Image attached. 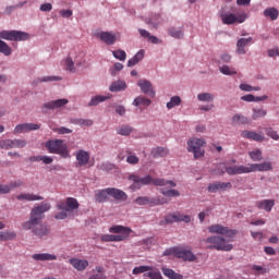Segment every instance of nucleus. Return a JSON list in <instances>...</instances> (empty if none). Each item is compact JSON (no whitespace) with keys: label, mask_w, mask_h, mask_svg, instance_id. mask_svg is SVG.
Listing matches in <instances>:
<instances>
[{"label":"nucleus","mask_w":279,"mask_h":279,"mask_svg":"<svg viewBox=\"0 0 279 279\" xmlns=\"http://www.w3.org/2000/svg\"><path fill=\"white\" fill-rule=\"evenodd\" d=\"M228 175H241L243 173H250V163L246 166H230L226 168Z\"/></svg>","instance_id":"obj_18"},{"label":"nucleus","mask_w":279,"mask_h":279,"mask_svg":"<svg viewBox=\"0 0 279 279\" xmlns=\"http://www.w3.org/2000/svg\"><path fill=\"white\" fill-rule=\"evenodd\" d=\"M198 101H213L215 99V96L210 93H202L197 95Z\"/></svg>","instance_id":"obj_51"},{"label":"nucleus","mask_w":279,"mask_h":279,"mask_svg":"<svg viewBox=\"0 0 279 279\" xmlns=\"http://www.w3.org/2000/svg\"><path fill=\"white\" fill-rule=\"evenodd\" d=\"M169 155V150L165 147H155L151 150L153 158H165V156Z\"/></svg>","instance_id":"obj_35"},{"label":"nucleus","mask_w":279,"mask_h":279,"mask_svg":"<svg viewBox=\"0 0 279 279\" xmlns=\"http://www.w3.org/2000/svg\"><path fill=\"white\" fill-rule=\"evenodd\" d=\"M108 195L117 202H128V194L117 187H108Z\"/></svg>","instance_id":"obj_21"},{"label":"nucleus","mask_w":279,"mask_h":279,"mask_svg":"<svg viewBox=\"0 0 279 279\" xmlns=\"http://www.w3.org/2000/svg\"><path fill=\"white\" fill-rule=\"evenodd\" d=\"M133 106H144V108H147L151 106V100L149 98L138 96L137 98L134 99Z\"/></svg>","instance_id":"obj_41"},{"label":"nucleus","mask_w":279,"mask_h":279,"mask_svg":"<svg viewBox=\"0 0 279 279\" xmlns=\"http://www.w3.org/2000/svg\"><path fill=\"white\" fill-rule=\"evenodd\" d=\"M29 220L23 222L22 228L23 230H31L35 236H39V239H43V236L49 235V227L47 225L43 223V220H38L37 222L33 225H28Z\"/></svg>","instance_id":"obj_8"},{"label":"nucleus","mask_w":279,"mask_h":279,"mask_svg":"<svg viewBox=\"0 0 279 279\" xmlns=\"http://www.w3.org/2000/svg\"><path fill=\"white\" fill-rule=\"evenodd\" d=\"M128 84H125L124 81H116L110 85L109 90L111 93H119L121 90H125Z\"/></svg>","instance_id":"obj_32"},{"label":"nucleus","mask_w":279,"mask_h":279,"mask_svg":"<svg viewBox=\"0 0 279 279\" xmlns=\"http://www.w3.org/2000/svg\"><path fill=\"white\" fill-rule=\"evenodd\" d=\"M144 276H147V278L150 279H162V275L159 271L147 272L144 274Z\"/></svg>","instance_id":"obj_60"},{"label":"nucleus","mask_w":279,"mask_h":279,"mask_svg":"<svg viewBox=\"0 0 279 279\" xmlns=\"http://www.w3.org/2000/svg\"><path fill=\"white\" fill-rule=\"evenodd\" d=\"M36 160L44 162V165H51V162H53V158L49 156H38L36 157Z\"/></svg>","instance_id":"obj_57"},{"label":"nucleus","mask_w":279,"mask_h":279,"mask_svg":"<svg viewBox=\"0 0 279 279\" xmlns=\"http://www.w3.org/2000/svg\"><path fill=\"white\" fill-rule=\"evenodd\" d=\"M76 160L78 162V167H86V165H88V160H90V155L86 150H78L76 153Z\"/></svg>","instance_id":"obj_29"},{"label":"nucleus","mask_w":279,"mask_h":279,"mask_svg":"<svg viewBox=\"0 0 279 279\" xmlns=\"http://www.w3.org/2000/svg\"><path fill=\"white\" fill-rule=\"evenodd\" d=\"M0 38H2V40H11L19 43L22 40H27V38H29V35L21 31H1Z\"/></svg>","instance_id":"obj_11"},{"label":"nucleus","mask_w":279,"mask_h":279,"mask_svg":"<svg viewBox=\"0 0 279 279\" xmlns=\"http://www.w3.org/2000/svg\"><path fill=\"white\" fill-rule=\"evenodd\" d=\"M72 123H74V125H81V128H90V125H93V120L80 118L74 119Z\"/></svg>","instance_id":"obj_43"},{"label":"nucleus","mask_w":279,"mask_h":279,"mask_svg":"<svg viewBox=\"0 0 279 279\" xmlns=\"http://www.w3.org/2000/svg\"><path fill=\"white\" fill-rule=\"evenodd\" d=\"M161 271L163 274V276H166V278L169 279H184V276L181 274L175 272L173 269L171 268H161Z\"/></svg>","instance_id":"obj_33"},{"label":"nucleus","mask_w":279,"mask_h":279,"mask_svg":"<svg viewBox=\"0 0 279 279\" xmlns=\"http://www.w3.org/2000/svg\"><path fill=\"white\" fill-rule=\"evenodd\" d=\"M16 239V232L14 231H0V242L14 241Z\"/></svg>","instance_id":"obj_37"},{"label":"nucleus","mask_w":279,"mask_h":279,"mask_svg":"<svg viewBox=\"0 0 279 279\" xmlns=\"http://www.w3.org/2000/svg\"><path fill=\"white\" fill-rule=\"evenodd\" d=\"M49 154H58L62 158H69V147L62 140H50L46 143Z\"/></svg>","instance_id":"obj_7"},{"label":"nucleus","mask_w":279,"mask_h":279,"mask_svg":"<svg viewBox=\"0 0 279 279\" xmlns=\"http://www.w3.org/2000/svg\"><path fill=\"white\" fill-rule=\"evenodd\" d=\"M179 246L170 247L163 252V256H174L178 258Z\"/></svg>","instance_id":"obj_55"},{"label":"nucleus","mask_w":279,"mask_h":279,"mask_svg":"<svg viewBox=\"0 0 279 279\" xmlns=\"http://www.w3.org/2000/svg\"><path fill=\"white\" fill-rule=\"evenodd\" d=\"M160 193L163 194L165 197H180V191L178 190L160 189Z\"/></svg>","instance_id":"obj_48"},{"label":"nucleus","mask_w":279,"mask_h":279,"mask_svg":"<svg viewBox=\"0 0 279 279\" xmlns=\"http://www.w3.org/2000/svg\"><path fill=\"white\" fill-rule=\"evenodd\" d=\"M10 191H12V187L9 184H0V195H8V193H10Z\"/></svg>","instance_id":"obj_59"},{"label":"nucleus","mask_w":279,"mask_h":279,"mask_svg":"<svg viewBox=\"0 0 279 279\" xmlns=\"http://www.w3.org/2000/svg\"><path fill=\"white\" fill-rule=\"evenodd\" d=\"M93 271L94 274L93 276L89 277V279H108V277H106V274H104L105 271L104 267L96 266V268Z\"/></svg>","instance_id":"obj_42"},{"label":"nucleus","mask_w":279,"mask_h":279,"mask_svg":"<svg viewBox=\"0 0 279 279\" xmlns=\"http://www.w3.org/2000/svg\"><path fill=\"white\" fill-rule=\"evenodd\" d=\"M69 263L76 271H84L88 267V260L86 259L71 258Z\"/></svg>","instance_id":"obj_25"},{"label":"nucleus","mask_w":279,"mask_h":279,"mask_svg":"<svg viewBox=\"0 0 279 279\" xmlns=\"http://www.w3.org/2000/svg\"><path fill=\"white\" fill-rule=\"evenodd\" d=\"M51 210V204L49 203H40L38 206L32 208L28 219V226L38 223V221H43L45 219V213H49Z\"/></svg>","instance_id":"obj_5"},{"label":"nucleus","mask_w":279,"mask_h":279,"mask_svg":"<svg viewBox=\"0 0 279 279\" xmlns=\"http://www.w3.org/2000/svg\"><path fill=\"white\" fill-rule=\"evenodd\" d=\"M108 187L105 190H99L95 193V199L98 204H104V202L108 201Z\"/></svg>","instance_id":"obj_36"},{"label":"nucleus","mask_w":279,"mask_h":279,"mask_svg":"<svg viewBox=\"0 0 279 279\" xmlns=\"http://www.w3.org/2000/svg\"><path fill=\"white\" fill-rule=\"evenodd\" d=\"M264 16L270 21H278L279 11L274 7L267 8L264 10Z\"/></svg>","instance_id":"obj_31"},{"label":"nucleus","mask_w":279,"mask_h":279,"mask_svg":"<svg viewBox=\"0 0 279 279\" xmlns=\"http://www.w3.org/2000/svg\"><path fill=\"white\" fill-rule=\"evenodd\" d=\"M77 208H80V203L73 197H68L65 201H59L57 203V210L60 211L54 215V219H66L68 217H71L73 211L77 210Z\"/></svg>","instance_id":"obj_3"},{"label":"nucleus","mask_w":279,"mask_h":279,"mask_svg":"<svg viewBox=\"0 0 279 279\" xmlns=\"http://www.w3.org/2000/svg\"><path fill=\"white\" fill-rule=\"evenodd\" d=\"M168 36H171V38H175L180 40V38H184V31L182 28H177V27H169L167 29Z\"/></svg>","instance_id":"obj_30"},{"label":"nucleus","mask_w":279,"mask_h":279,"mask_svg":"<svg viewBox=\"0 0 279 279\" xmlns=\"http://www.w3.org/2000/svg\"><path fill=\"white\" fill-rule=\"evenodd\" d=\"M110 97H112V95H107V96H95L92 98V100L88 102V106H99V104H102V101H107V99H110Z\"/></svg>","instance_id":"obj_38"},{"label":"nucleus","mask_w":279,"mask_h":279,"mask_svg":"<svg viewBox=\"0 0 279 279\" xmlns=\"http://www.w3.org/2000/svg\"><path fill=\"white\" fill-rule=\"evenodd\" d=\"M117 132L120 136H130L134 129L128 124H122L117 129Z\"/></svg>","instance_id":"obj_39"},{"label":"nucleus","mask_w":279,"mask_h":279,"mask_svg":"<svg viewBox=\"0 0 279 279\" xmlns=\"http://www.w3.org/2000/svg\"><path fill=\"white\" fill-rule=\"evenodd\" d=\"M60 80H62L60 76H45L40 82H60Z\"/></svg>","instance_id":"obj_63"},{"label":"nucleus","mask_w":279,"mask_h":279,"mask_svg":"<svg viewBox=\"0 0 279 279\" xmlns=\"http://www.w3.org/2000/svg\"><path fill=\"white\" fill-rule=\"evenodd\" d=\"M0 53L3 56H12V48L8 45V43L0 39Z\"/></svg>","instance_id":"obj_45"},{"label":"nucleus","mask_w":279,"mask_h":279,"mask_svg":"<svg viewBox=\"0 0 279 279\" xmlns=\"http://www.w3.org/2000/svg\"><path fill=\"white\" fill-rule=\"evenodd\" d=\"M208 232L210 234H219L220 236H226L229 241H234V236L239 234L236 229H230L223 225L215 223L208 227Z\"/></svg>","instance_id":"obj_9"},{"label":"nucleus","mask_w":279,"mask_h":279,"mask_svg":"<svg viewBox=\"0 0 279 279\" xmlns=\"http://www.w3.org/2000/svg\"><path fill=\"white\" fill-rule=\"evenodd\" d=\"M248 156L254 162H260V160H263V151H260V149L250 151Z\"/></svg>","instance_id":"obj_47"},{"label":"nucleus","mask_w":279,"mask_h":279,"mask_svg":"<svg viewBox=\"0 0 279 279\" xmlns=\"http://www.w3.org/2000/svg\"><path fill=\"white\" fill-rule=\"evenodd\" d=\"M109 232L117 235H113V234L101 235L100 239L104 243H119L121 241H125V239L130 238V234L132 233V229L129 227L117 225L109 228Z\"/></svg>","instance_id":"obj_2"},{"label":"nucleus","mask_w":279,"mask_h":279,"mask_svg":"<svg viewBox=\"0 0 279 279\" xmlns=\"http://www.w3.org/2000/svg\"><path fill=\"white\" fill-rule=\"evenodd\" d=\"M206 145V140L193 137L187 141V150L194 154V158H204L205 151L202 147Z\"/></svg>","instance_id":"obj_10"},{"label":"nucleus","mask_w":279,"mask_h":279,"mask_svg":"<svg viewBox=\"0 0 279 279\" xmlns=\"http://www.w3.org/2000/svg\"><path fill=\"white\" fill-rule=\"evenodd\" d=\"M65 68H66V71H75V63L73 62V59L71 58L65 59Z\"/></svg>","instance_id":"obj_58"},{"label":"nucleus","mask_w":279,"mask_h":279,"mask_svg":"<svg viewBox=\"0 0 279 279\" xmlns=\"http://www.w3.org/2000/svg\"><path fill=\"white\" fill-rule=\"evenodd\" d=\"M232 123L233 125H246V123H250V120L243 114H235L232 117Z\"/></svg>","instance_id":"obj_40"},{"label":"nucleus","mask_w":279,"mask_h":279,"mask_svg":"<svg viewBox=\"0 0 279 279\" xmlns=\"http://www.w3.org/2000/svg\"><path fill=\"white\" fill-rule=\"evenodd\" d=\"M19 202H40L44 199L43 196L33 193H24L16 196Z\"/></svg>","instance_id":"obj_27"},{"label":"nucleus","mask_w":279,"mask_h":279,"mask_svg":"<svg viewBox=\"0 0 279 279\" xmlns=\"http://www.w3.org/2000/svg\"><path fill=\"white\" fill-rule=\"evenodd\" d=\"M137 86H140L142 93L145 95H149V97H156V92L151 87V82L147 80H140Z\"/></svg>","instance_id":"obj_22"},{"label":"nucleus","mask_w":279,"mask_h":279,"mask_svg":"<svg viewBox=\"0 0 279 279\" xmlns=\"http://www.w3.org/2000/svg\"><path fill=\"white\" fill-rule=\"evenodd\" d=\"M232 189V183L230 182H214L207 186L208 193H221L223 191H230Z\"/></svg>","instance_id":"obj_14"},{"label":"nucleus","mask_w":279,"mask_h":279,"mask_svg":"<svg viewBox=\"0 0 279 279\" xmlns=\"http://www.w3.org/2000/svg\"><path fill=\"white\" fill-rule=\"evenodd\" d=\"M112 56L116 60H120L121 62H125V59L128 58V53H125L124 50H113Z\"/></svg>","instance_id":"obj_49"},{"label":"nucleus","mask_w":279,"mask_h":279,"mask_svg":"<svg viewBox=\"0 0 279 279\" xmlns=\"http://www.w3.org/2000/svg\"><path fill=\"white\" fill-rule=\"evenodd\" d=\"M117 71H123V64L122 63L117 62L113 65V70H111V75L112 76L117 75Z\"/></svg>","instance_id":"obj_64"},{"label":"nucleus","mask_w":279,"mask_h":279,"mask_svg":"<svg viewBox=\"0 0 279 279\" xmlns=\"http://www.w3.org/2000/svg\"><path fill=\"white\" fill-rule=\"evenodd\" d=\"M130 182H133L130 185L131 191H140L143 186H149V184H154V186H166V189H175L177 184L173 181L165 180V179H154L150 174L141 178L136 173H132L128 177Z\"/></svg>","instance_id":"obj_1"},{"label":"nucleus","mask_w":279,"mask_h":279,"mask_svg":"<svg viewBox=\"0 0 279 279\" xmlns=\"http://www.w3.org/2000/svg\"><path fill=\"white\" fill-rule=\"evenodd\" d=\"M145 58V50H140L132 59L128 61V66H136Z\"/></svg>","instance_id":"obj_34"},{"label":"nucleus","mask_w":279,"mask_h":279,"mask_svg":"<svg viewBox=\"0 0 279 279\" xmlns=\"http://www.w3.org/2000/svg\"><path fill=\"white\" fill-rule=\"evenodd\" d=\"M228 241L232 240H226L223 235H211L205 240V243L207 244V250H217V252H232L234 245L228 243Z\"/></svg>","instance_id":"obj_4"},{"label":"nucleus","mask_w":279,"mask_h":279,"mask_svg":"<svg viewBox=\"0 0 279 279\" xmlns=\"http://www.w3.org/2000/svg\"><path fill=\"white\" fill-rule=\"evenodd\" d=\"M66 104H69V99L61 98L57 100H51L49 102H45L41 108L44 112H47V110H58V108H64Z\"/></svg>","instance_id":"obj_16"},{"label":"nucleus","mask_w":279,"mask_h":279,"mask_svg":"<svg viewBox=\"0 0 279 279\" xmlns=\"http://www.w3.org/2000/svg\"><path fill=\"white\" fill-rule=\"evenodd\" d=\"M98 38L106 45H114L117 43V35L110 32H102L98 34Z\"/></svg>","instance_id":"obj_28"},{"label":"nucleus","mask_w":279,"mask_h":279,"mask_svg":"<svg viewBox=\"0 0 279 279\" xmlns=\"http://www.w3.org/2000/svg\"><path fill=\"white\" fill-rule=\"evenodd\" d=\"M36 130H40V124H36V123H22V124H17L14 128L13 133L14 134H25V132H34Z\"/></svg>","instance_id":"obj_17"},{"label":"nucleus","mask_w":279,"mask_h":279,"mask_svg":"<svg viewBox=\"0 0 279 279\" xmlns=\"http://www.w3.org/2000/svg\"><path fill=\"white\" fill-rule=\"evenodd\" d=\"M263 117H267V110L258 109V108L253 109V114H252L253 121H257V119H263Z\"/></svg>","instance_id":"obj_44"},{"label":"nucleus","mask_w":279,"mask_h":279,"mask_svg":"<svg viewBox=\"0 0 279 279\" xmlns=\"http://www.w3.org/2000/svg\"><path fill=\"white\" fill-rule=\"evenodd\" d=\"M241 136L242 138H247L248 141H255L256 143H263V141H265V136L254 131H242Z\"/></svg>","instance_id":"obj_23"},{"label":"nucleus","mask_w":279,"mask_h":279,"mask_svg":"<svg viewBox=\"0 0 279 279\" xmlns=\"http://www.w3.org/2000/svg\"><path fill=\"white\" fill-rule=\"evenodd\" d=\"M138 157L134 156V155H130L126 157V162H129V165H138Z\"/></svg>","instance_id":"obj_61"},{"label":"nucleus","mask_w":279,"mask_h":279,"mask_svg":"<svg viewBox=\"0 0 279 279\" xmlns=\"http://www.w3.org/2000/svg\"><path fill=\"white\" fill-rule=\"evenodd\" d=\"M232 60V57L230 56V54H228V53H223V54H221V57H220V64H228V62H230Z\"/></svg>","instance_id":"obj_62"},{"label":"nucleus","mask_w":279,"mask_h":279,"mask_svg":"<svg viewBox=\"0 0 279 279\" xmlns=\"http://www.w3.org/2000/svg\"><path fill=\"white\" fill-rule=\"evenodd\" d=\"M182 104V98L180 96L171 97L170 101L167 102L168 110L175 108V106H180Z\"/></svg>","instance_id":"obj_46"},{"label":"nucleus","mask_w":279,"mask_h":279,"mask_svg":"<svg viewBox=\"0 0 279 279\" xmlns=\"http://www.w3.org/2000/svg\"><path fill=\"white\" fill-rule=\"evenodd\" d=\"M177 258H181L184 263H195L197 260V256L193 254V251L180 246L177 252Z\"/></svg>","instance_id":"obj_15"},{"label":"nucleus","mask_w":279,"mask_h":279,"mask_svg":"<svg viewBox=\"0 0 279 279\" xmlns=\"http://www.w3.org/2000/svg\"><path fill=\"white\" fill-rule=\"evenodd\" d=\"M12 141H13V149L14 148L23 149V147L27 145V142H25L24 140H12Z\"/></svg>","instance_id":"obj_56"},{"label":"nucleus","mask_w":279,"mask_h":279,"mask_svg":"<svg viewBox=\"0 0 279 279\" xmlns=\"http://www.w3.org/2000/svg\"><path fill=\"white\" fill-rule=\"evenodd\" d=\"M135 204H137V206H162L165 204H169V201H167V198H149L147 196H140L134 201Z\"/></svg>","instance_id":"obj_12"},{"label":"nucleus","mask_w":279,"mask_h":279,"mask_svg":"<svg viewBox=\"0 0 279 279\" xmlns=\"http://www.w3.org/2000/svg\"><path fill=\"white\" fill-rule=\"evenodd\" d=\"M0 149H14L13 140H1L0 141Z\"/></svg>","instance_id":"obj_50"},{"label":"nucleus","mask_w":279,"mask_h":279,"mask_svg":"<svg viewBox=\"0 0 279 279\" xmlns=\"http://www.w3.org/2000/svg\"><path fill=\"white\" fill-rule=\"evenodd\" d=\"M265 132L269 136V138H272V141H279L278 131L274 130V128H266Z\"/></svg>","instance_id":"obj_52"},{"label":"nucleus","mask_w":279,"mask_h":279,"mask_svg":"<svg viewBox=\"0 0 279 279\" xmlns=\"http://www.w3.org/2000/svg\"><path fill=\"white\" fill-rule=\"evenodd\" d=\"M219 17L222 25H236V24L245 23V21H247V13L241 12V13L234 14V13H226L223 11H220Z\"/></svg>","instance_id":"obj_6"},{"label":"nucleus","mask_w":279,"mask_h":279,"mask_svg":"<svg viewBox=\"0 0 279 279\" xmlns=\"http://www.w3.org/2000/svg\"><path fill=\"white\" fill-rule=\"evenodd\" d=\"M33 260H39L41 263L49 260H58V255L51 253H37L32 256Z\"/></svg>","instance_id":"obj_26"},{"label":"nucleus","mask_w":279,"mask_h":279,"mask_svg":"<svg viewBox=\"0 0 279 279\" xmlns=\"http://www.w3.org/2000/svg\"><path fill=\"white\" fill-rule=\"evenodd\" d=\"M145 271H151V266L135 267L132 272L134 276H138V274H145Z\"/></svg>","instance_id":"obj_53"},{"label":"nucleus","mask_w":279,"mask_h":279,"mask_svg":"<svg viewBox=\"0 0 279 279\" xmlns=\"http://www.w3.org/2000/svg\"><path fill=\"white\" fill-rule=\"evenodd\" d=\"M274 206H276L275 199H264V201L256 202V207L259 210H265L266 213H271Z\"/></svg>","instance_id":"obj_24"},{"label":"nucleus","mask_w":279,"mask_h":279,"mask_svg":"<svg viewBox=\"0 0 279 279\" xmlns=\"http://www.w3.org/2000/svg\"><path fill=\"white\" fill-rule=\"evenodd\" d=\"M166 223H178L183 221L184 223H191V216L183 215L180 211L168 214L165 218Z\"/></svg>","instance_id":"obj_13"},{"label":"nucleus","mask_w":279,"mask_h":279,"mask_svg":"<svg viewBox=\"0 0 279 279\" xmlns=\"http://www.w3.org/2000/svg\"><path fill=\"white\" fill-rule=\"evenodd\" d=\"M220 73L223 75H236V72L234 69H230L228 65H222L219 68Z\"/></svg>","instance_id":"obj_54"},{"label":"nucleus","mask_w":279,"mask_h":279,"mask_svg":"<svg viewBox=\"0 0 279 279\" xmlns=\"http://www.w3.org/2000/svg\"><path fill=\"white\" fill-rule=\"evenodd\" d=\"M274 169V166H271V162L264 161L262 163H248V171L250 173H254L256 171H271Z\"/></svg>","instance_id":"obj_20"},{"label":"nucleus","mask_w":279,"mask_h":279,"mask_svg":"<svg viewBox=\"0 0 279 279\" xmlns=\"http://www.w3.org/2000/svg\"><path fill=\"white\" fill-rule=\"evenodd\" d=\"M254 38H240L236 43V53L239 56H245L247 53V50H245V47L253 45Z\"/></svg>","instance_id":"obj_19"}]
</instances>
